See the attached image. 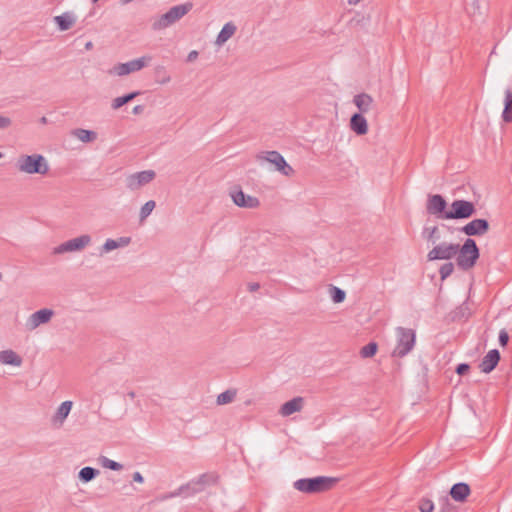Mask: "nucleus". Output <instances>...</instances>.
I'll return each instance as SVG.
<instances>
[{"instance_id":"f257e3e1","label":"nucleus","mask_w":512,"mask_h":512,"mask_svg":"<svg viewBox=\"0 0 512 512\" xmlns=\"http://www.w3.org/2000/svg\"><path fill=\"white\" fill-rule=\"evenodd\" d=\"M192 8L193 4L191 2H186L171 7L166 13L162 14L160 17L153 21L152 29L154 31H161L170 27L182 19L186 14H188Z\"/></svg>"},{"instance_id":"f03ea898","label":"nucleus","mask_w":512,"mask_h":512,"mask_svg":"<svg viewBox=\"0 0 512 512\" xmlns=\"http://www.w3.org/2000/svg\"><path fill=\"white\" fill-rule=\"evenodd\" d=\"M337 479L327 476H317L314 478H302L294 482L293 486L296 490L303 493H320L331 489Z\"/></svg>"},{"instance_id":"7ed1b4c3","label":"nucleus","mask_w":512,"mask_h":512,"mask_svg":"<svg viewBox=\"0 0 512 512\" xmlns=\"http://www.w3.org/2000/svg\"><path fill=\"white\" fill-rule=\"evenodd\" d=\"M396 333V346L392 351V356L396 358H403L408 355L416 343V331L411 328L397 327Z\"/></svg>"},{"instance_id":"20e7f679","label":"nucleus","mask_w":512,"mask_h":512,"mask_svg":"<svg viewBox=\"0 0 512 512\" xmlns=\"http://www.w3.org/2000/svg\"><path fill=\"white\" fill-rule=\"evenodd\" d=\"M18 170L27 174L45 175L49 171V165L41 154L22 155L16 164Z\"/></svg>"},{"instance_id":"39448f33","label":"nucleus","mask_w":512,"mask_h":512,"mask_svg":"<svg viewBox=\"0 0 512 512\" xmlns=\"http://www.w3.org/2000/svg\"><path fill=\"white\" fill-rule=\"evenodd\" d=\"M478 258L479 249L475 240L467 238L464 244L459 246V252L456 255L457 265L463 270H468L475 265Z\"/></svg>"},{"instance_id":"423d86ee","label":"nucleus","mask_w":512,"mask_h":512,"mask_svg":"<svg viewBox=\"0 0 512 512\" xmlns=\"http://www.w3.org/2000/svg\"><path fill=\"white\" fill-rule=\"evenodd\" d=\"M459 252V244L440 242L436 244L427 254L429 261L451 260L456 257Z\"/></svg>"},{"instance_id":"0eeeda50","label":"nucleus","mask_w":512,"mask_h":512,"mask_svg":"<svg viewBox=\"0 0 512 512\" xmlns=\"http://www.w3.org/2000/svg\"><path fill=\"white\" fill-rule=\"evenodd\" d=\"M475 205L467 200H454L451 203V210L443 214L447 219H467L475 213Z\"/></svg>"},{"instance_id":"6e6552de","label":"nucleus","mask_w":512,"mask_h":512,"mask_svg":"<svg viewBox=\"0 0 512 512\" xmlns=\"http://www.w3.org/2000/svg\"><path fill=\"white\" fill-rule=\"evenodd\" d=\"M151 61L150 56H142L137 59L125 63H119L115 65L111 70L110 74L117 76H125L133 72L140 71Z\"/></svg>"},{"instance_id":"1a4fd4ad","label":"nucleus","mask_w":512,"mask_h":512,"mask_svg":"<svg viewBox=\"0 0 512 512\" xmlns=\"http://www.w3.org/2000/svg\"><path fill=\"white\" fill-rule=\"evenodd\" d=\"M209 480V476L206 474L201 475L196 480H192L189 483L180 486L177 490L171 492L166 498H173L177 496H191L201 492Z\"/></svg>"},{"instance_id":"9d476101","label":"nucleus","mask_w":512,"mask_h":512,"mask_svg":"<svg viewBox=\"0 0 512 512\" xmlns=\"http://www.w3.org/2000/svg\"><path fill=\"white\" fill-rule=\"evenodd\" d=\"M91 242V237L88 234L70 239L54 248V254H62L66 252L80 251L84 249Z\"/></svg>"},{"instance_id":"9b49d317","label":"nucleus","mask_w":512,"mask_h":512,"mask_svg":"<svg viewBox=\"0 0 512 512\" xmlns=\"http://www.w3.org/2000/svg\"><path fill=\"white\" fill-rule=\"evenodd\" d=\"M154 178L155 172L153 170H144L128 175L125 182L127 188L134 191L150 183Z\"/></svg>"},{"instance_id":"f8f14e48","label":"nucleus","mask_w":512,"mask_h":512,"mask_svg":"<svg viewBox=\"0 0 512 512\" xmlns=\"http://www.w3.org/2000/svg\"><path fill=\"white\" fill-rule=\"evenodd\" d=\"M264 159L271 164H274L276 170L285 176L294 174V169L286 162L284 157L278 151H268Z\"/></svg>"},{"instance_id":"ddd939ff","label":"nucleus","mask_w":512,"mask_h":512,"mask_svg":"<svg viewBox=\"0 0 512 512\" xmlns=\"http://www.w3.org/2000/svg\"><path fill=\"white\" fill-rule=\"evenodd\" d=\"M54 315V311L49 308H43L40 309L34 313H32L27 321H26V327L29 330H35L37 327H39L42 324L48 323L51 318Z\"/></svg>"},{"instance_id":"4468645a","label":"nucleus","mask_w":512,"mask_h":512,"mask_svg":"<svg viewBox=\"0 0 512 512\" xmlns=\"http://www.w3.org/2000/svg\"><path fill=\"white\" fill-rule=\"evenodd\" d=\"M489 223L486 219H473L466 225H464L460 231L465 235L471 236H481L488 232Z\"/></svg>"},{"instance_id":"2eb2a0df","label":"nucleus","mask_w":512,"mask_h":512,"mask_svg":"<svg viewBox=\"0 0 512 512\" xmlns=\"http://www.w3.org/2000/svg\"><path fill=\"white\" fill-rule=\"evenodd\" d=\"M232 200L235 205L243 208H257L260 205L258 198L250 195H246L241 189L232 192Z\"/></svg>"},{"instance_id":"dca6fc26","label":"nucleus","mask_w":512,"mask_h":512,"mask_svg":"<svg viewBox=\"0 0 512 512\" xmlns=\"http://www.w3.org/2000/svg\"><path fill=\"white\" fill-rule=\"evenodd\" d=\"M446 206L447 203L441 195H433L428 199L427 211L430 214L437 215V217L440 219H444L443 214L447 212L445 210Z\"/></svg>"},{"instance_id":"f3484780","label":"nucleus","mask_w":512,"mask_h":512,"mask_svg":"<svg viewBox=\"0 0 512 512\" xmlns=\"http://www.w3.org/2000/svg\"><path fill=\"white\" fill-rule=\"evenodd\" d=\"M500 361V353L497 349L490 350L482 359L479 368L483 373L492 372Z\"/></svg>"},{"instance_id":"a211bd4d","label":"nucleus","mask_w":512,"mask_h":512,"mask_svg":"<svg viewBox=\"0 0 512 512\" xmlns=\"http://www.w3.org/2000/svg\"><path fill=\"white\" fill-rule=\"evenodd\" d=\"M303 404H304V399L302 397H294L293 399L285 402L281 406L279 413L283 417H288L295 412L301 411L303 408Z\"/></svg>"},{"instance_id":"6ab92c4d","label":"nucleus","mask_w":512,"mask_h":512,"mask_svg":"<svg viewBox=\"0 0 512 512\" xmlns=\"http://www.w3.org/2000/svg\"><path fill=\"white\" fill-rule=\"evenodd\" d=\"M470 486L465 482L454 484L450 489V496L456 502H464L470 495Z\"/></svg>"},{"instance_id":"aec40b11","label":"nucleus","mask_w":512,"mask_h":512,"mask_svg":"<svg viewBox=\"0 0 512 512\" xmlns=\"http://www.w3.org/2000/svg\"><path fill=\"white\" fill-rule=\"evenodd\" d=\"M131 238L130 237H120L118 239H107L105 243L100 248V255H104L106 253H109L117 248L120 247H126L130 244Z\"/></svg>"},{"instance_id":"412c9836","label":"nucleus","mask_w":512,"mask_h":512,"mask_svg":"<svg viewBox=\"0 0 512 512\" xmlns=\"http://www.w3.org/2000/svg\"><path fill=\"white\" fill-rule=\"evenodd\" d=\"M350 129L357 135H365L368 132V123L361 113H355L350 119Z\"/></svg>"},{"instance_id":"4be33fe9","label":"nucleus","mask_w":512,"mask_h":512,"mask_svg":"<svg viewBox=\"0 0 512 512\" xmlns=\"http://www.w3.org/2000/svg\"><path fill=\"white\" fill-rule=\"evenodd\" d=\"M22 358L15 351L11 349L3 350L0 352V363L3 365H11L19 367L22 365Z\"/></svg>"},{"instance_id":"5701e85b","label":"nucleus","mask_w":512,"mask_h":512,"mask_svg":"<svg viewBox=\"0 0 512 512\" xmlns=\"http://www.w3.org/2000/svg\"><path fill=\"white\" fill-rule=\"evenodd\" d=\"M54 22L57 24L60 31H66L74 25L76 17L72 12H65L61 15L55 16Z\"/></svg>"},{"instance_id":"b1692460","label":"nucleus","mask_w":512,"mask_h":512,"mask_svg":"<svg viewBox=\"0 0 512 512\" xmlns=\"http://www.w3.org/2000/svg\"><path fill=\"white\" fill-rule=\"evenodd\" d=\"M504 109L502 111V120L505 123L512 122V90L507 88L504 92Z\"/></svg>"},{"instance_id":"393cba45","label":"nucleus","mask_w":512,"mask_h":512,"mask_svg":"<svg viewBox=\"0 0 512 512\" xmlns=\"http://www.w3.org/2000/svg\"><path fill=\"white\" fill-rule=\"evenodd\" d=\"M72 406H73V403L70 400L62 402L53 417V422L59 423L60 425L63 424L65 419L68 417V415L72 409Z\"/></svg>"},{"instance_id":"a878e982","label":"nucleus","mask_w":512,"mask_h":512,"mask_svg":"<svg viewBox=\"0 0 512 512\" xmlns=\"http://www.w3.org/2000/svg\"><path fill=\"white\" fill-rule=\"evenodd\" d=\"M353 102L357 106V108L360 110V113L362 114V113H366L369 111V109L373 103V99L370 95H368L366 93H361V94L354 96Z\"/></svg>"},{"instance_id":"bb28decb","label":"nucleus","mask_w":512,"mask_h":512,"mask_svg":"<svg viewBox=\"0 0 512 512\" xmlns=\"http://www.w3.org/2000/svg\"><path fill=\"white\" fill-rule=\"evenodd\" d=\"M235 31H236V26L233 23H231V22L226 23L222 27L221 31L219 32L217 39H216V43L218 45H223L234 35Z\"/></svg>"},{"instance_id":"cd10ccee","label":"nucleus","mask_w":512,"mask_h":512,"mask_svg":"<svg viewBox=\"0 0 512 512\" xmlns=\"http://www.w3.org/2000/svg\"><path fill=\"white\" fill-rule=\"evenodd\" d=\"M72 135L83 143L93 142L97 138L96 132L82 128L74 129Z\"/></svg>"},{"instance_id":"c85d7f7f","label":"nucleus","mask_w":512,"mask_h":512,"mask_svg":"<svg viewBox=\"0 0 512 512\" xmlns=\"http://www.w3.org/2000/svg\"><path fill=\"white\" fill-rule=\"evenodd\" d=\"M422 237L425 238L429 243L435 244L440 239L438 227H424L422 230Z\"/></svg>"},{"instance_id":"c756f323","label":"nucleus","mask_w":512,"mask_h":512,"mask_svg":"<svg viewBox=\"0 0 512 512\" xmlns=\"http://www.w3.org/2000/svg\"><path fill=\"white\" fill-rule=\"evenodd\" d=\"M237 395L236 389H228L217 396L216 403L218 405H226L234 401Z\"/></svg>"},{"instance_id":"7c9ffc66","label":"nucleus","mask_w":512,"mask_h":512,"mask_svg":"<svg viewBox=\"0 0 512 512\" xmlns=\"http://www.w3.org/2000/svg\"><path fill=\"white\" fill-rule=\"evenodd\" d=\"M99 474V470L90 466L79 471V479L85 483L92 481Z\"/></svg>"},{"instance_id":"2f4dec72","label":"nucleus","mask_w":512,"mask_h":512,"mask_svg":"<svg viewBox=\"0 0 512 512\" xmlns=\"http://www.w3.org/2000/svg\"><path fill=\"white\" fill-rule=\"evenodd\" d=\"M138 95H139V92L136 91V92H132V93L126 94L121 97H117L112 102V108L119 109L120 107H122L123 105L128 103L129 101L133 100Z\"/></svg>"},{"instance_id":"473e14b6","label":"nucleus","mask_w":512,"mask_h":512,"mask_svg":"<svg viewBox=\"0 0 512 512\" xmlns=\"http://www.w3.org/2000/svg\"><path fill=\"white\" fill-rule=\"evenodd\" d=\"M377 348L378 345L376 342H370L361 348L360 355L362 358H370L376 354Z\"/></svg>"},{"instance_id":"72a5a7b5","label":"nucleus","mask_w":512,"mask_h":512,"mask_svg":"<svg viewBox=\"0 0 512 512\" xmlns=\"http://www.w3.org/2000/svg\"><path fill=\"white\" fill-rule=\"evenodd\" d=\"M101 463L103 467L113 470V471H120L123 468V465L119 462H116L114 460H111L107 457H103L101 460Z\"/></svg>"},{"instance_id":"f704fd0d","label":"nucleus","mask_w":512,"mask_h":512,"mask_svg":"<svg viewBox=\"0 0 512 512\" xmlns=\"http://www.w3.org/2000/svg\"><path fill=\"white\" fill-rule=\"evenodd\" d=\"M345 291L336 287V286H332L331 288V297H332V300L335 302V303H341L345 300Z\"/></svg>"},{"instance_id":"c9c22d12","label":"nucleus","mask_w":512,"mask_h":512,"mask_svg":"<svg viewBox=\"0 0 512 512\" xmlns=\"http://www.w3.org/2000/svg\"><path fill=\"white\" fill-rule=\"evenodd\" d=\"M454 271V265L451 262L444 263L440 269L439 274L442 280L448 278Z\"/></svg>"},{"instance_id":"e433bc0d","label":"nucleus","mask_w":512,"mask_h":512,"mask_svg":"<svg viewBox=\"0 0 512 512\" xmlns=\"http://www.w3.org/2000/svg\"><path fill=\"white\" fill-rule=\"evenodd\" d=\"M154 208H155V202L153 200L147 201L141 207V210H140V217H141V219L147 218L151 214V212L153 211Z\"/></svg>"},{"instance_id":"4c0bfd02","label":"nucleus","mask_w":512,"mask_h":512,"mask_svg":"<svg viewBox=\"0 0 512 512\" xmlns=\"http://www.w3.org/2000/svg\"><path fill=\"white\" fill-rule=\"evenodd\" d=\"M157 75H158L157 82L159 84H166V83L170 82V80H171L170 75L167 74L166 70L163 67H160L157 69Z\"/></svg>"},{"instance_id":"58836bf2","label":"nucleus","mask_w":512,"mask_h":512,"mask_svg":"<svg viewBox=\"0 0 512 512\" xmlns=\"http://www.w3.org/2000/svg\"><path fill=\"white\" fill-rule=\"evenodd\" d=\"M434 504L431 500H422L419 506L421 512H432Z\"/></svg>"},{"instance_id":"ea45409f","label":"nucleus","mask_w":512,"mask_h":512,"mask_svg":"<svg viewBox=\"0 0 512 512\" xmlns=\"http://www.w3.org/2000/svg\"><path fill=\"white\" fill-rule=\"evenodd\" d=\"M509 341V335L505 329L499 332V343L501 346H506Z\"/></svg>"},{"instance_id":"a19ab883","label":"nucleus","mask_w":512,"mask_h":512,"mask_svg":"<svg viewBox=\"0 0 512 512\" xmlns=\"http://www.w3.org/2000/svg\"><path fill=\"white\" fill-rule=\"evenodd\" d=\"M469 370V365L466 364V363H461L457 366L456 368V372L459 374V375H463L465 374L467 371Z\"/></svg>"},{"instance_id":"79ce46f5","label":"nucleus","mask_w":512,"mask_h":512,"mask_svg":"<svg viewBox=\"0 0 512 512\" xmlns=\"http://www.w3.org/2000/svg\"><path fill=\"white\" fill-rule=\"evenodd\" d=\"M10 124H11L10 118L0 115V129L7 128L8 126H10Z\"/></svg>"},{"instance_id":"37998d69","label":"nucleus","mask_w":512,"mask_h":512,"mask_svg":"<svg viewBox=\"0 0 512 512\" xmlns=\"http://www.w3.org/2000/svg\"><path fill=\"white\" fill-rule=\"evenodd\" d=\"M133 480H134L135 482H138V483H143L144 478H143V476L141 475V473H140V472H135V473L133 474Z\"/></svg>"},{"instance_id":"c03bdc74","label":"nucleus","mask_w":512,"mask_h":512,"mask_svg":"<svg viewBox=\"0 0 512 512\" xmlns=\"http://www.w3.org/2000/svg\"><path fill=\"white\" fill-rule=\"evenodd\" d=\"M260 285L258 283H250L248 285V288L251 292L257 291L259 289Z\"/></svg>"},{"instance_id":"a18cd8bd","label":"nucleus","mask_w":512,"mask_h":512,"mask_svg":"<svg viewBox=\"0 0 512 512\" xmlns=\"http://www.w3.org/2000/svg\"><path fill=\"white\" fill-rule=\"evenodd\" d=\"M198 56V53L197 51H191L189 54H188V60L189 61H192L194 59H196Z\"/></svg>"},{"instance_id":"49530a36","label":"nucleus","mask_w":512,"mask_h":512,"mask_svg":"<svg viewBox=\"0 0 512 512\" xmlns=\"http://www.w3.org/2000/svg\"><path fill=\"white\" fill-rule=\"evenodd\" d=\"M143 109H144V108H143V106H142V105H137V106H135V107L133 108V113H134V114H139V113H141V112L143 111Z\"/></svg>"},{"instance_id":"de8ad7c7","label":"nucleus","mask_w":512,"mask_h":512,"mask_svg":"<svg viewBox=\"0 0 512 512\" xmlns=\"http://www.w3.org/2000/svg\"><path fill=\"white\" fill-rule=\"evenodd\" d=\"M93 48V43L91 41H88L86 44H85V49L86 50H91Z\"/></svg>"},{"instance_id":"09e8293b","label":"nucleus","mask_w":512,"mask_h":512,"mask_svg":"<svg viewBox=\"0 0 512 512\" xmlns=\"http://www.w3.org/2000/svg\"><path fill=\"white\" fill-rule=\"evenodd\" d=\"M361 0H348L350 5H357Z\"/></svg>"},{"instance_id":"8fccbe9b","label":"nucleus","mask_w":512,"mask_h":512,"mask_svg":"<svg viewBox=\"0 0 512 512\" xmlns=\"http://www.w3.org/2000/svg\"><path fill=\"white\" fill-rule=\"evenodd\" d=\"M133 0H121L122 4H128L130 2H132Z\"/></svg>"},{"instance_id":"3c124183","label":"nucleus","mask_w":512,"mask_h":512,"mask_svg":"<svg viewBox=\"0 0 512 512\" xmlns=\"http://www.w3.org/2000/svg\"><path fill=\"white\" fill-rule=\"evenodd\" d=\"M41 122H42V123H46V118H45V117H42Z\"/></svg>"},{"instance_id":"603ef678","label":"nucleus","mask_w":512,"mask_h":512,"mask_svg":"<svg viewBox=\"0 0 512 512\" xmlns=\"http://www.w3.org/2000/svg\"><path fill=\"white\" fill-rule=\"evenodd\" d=\"M92 3H96L98 2L99 0H90Z\"/></svg>"},{"instance_id":"864d4df0","label":"nucleus","mask_w":512,"mask_h":512,"mask_svg":"<svg viewBox=\"0 0 512 512\" xmlns=\"http://www.w3.org/2000/svg\"><path fill=\"white\" fill-rule=\"evenodd\" d=\"M2 279V274L0 273V280Z\"/></svg>"},{"instance_id":"5fc2aeb1","label":"nucleus","mask_w":512,"mask_h":512,"mask_svg":"<svg viewBox=\"0 0 512 512\" xmlns=\"http://www.w3.org/2000/svg\"><path fill=\"white\" fill-rule=\"evenodd\" d=\"M2 157V154L0 153V158Z\"/></svg>"}]
</instances>
